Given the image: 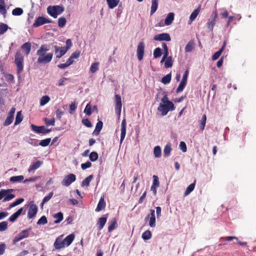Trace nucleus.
Masks as SVG:
<instances>
[{
    "label": "nucleus",
    "mask_w": 256,
    "mask_h": 256,
    "mask_svg": "<svg viewBox=\"0 0 256 256\" xmlns=\"http://www.w3.org/2000/svg\"><path fill=\"white\" fill-rule=\"evenodd\" d=\"M48 50L49 48L47 44H42L40 46L36 52V54L38 56L37 61L38 63L46 64L51 62L53 58V54L52 52L46 53Z\"/></svg>",
    "instance_id": "f257e3e1"
},
{
    "label": "nucleus",
    "mask_w": 256,
    "mask_h": 256,
    "mask_svg": "<svg viewBox=\"0 0 256 256\" xmlns=\"http://www.w3.org/2000/svg\"><path fill=\"white\" fill-rule=\"evenodd\" d=\"M24 57L20 50H18L14 56V64L16 66V72L20 74L24 70Z\"/></svg>",
    "instance_id": "f03ea898"
},
{
    "label": "nucleus",
    "mask_w": 256,
    "mask_h": 256,
    "mask_svg": "<svg viewBox=\"0 0 256 256\" xmlns=\"http://www.w3.org/2000/svg\"><path fill=\"white\" fill-rule=\"evenodd\" d=\"M48 13L54 18L64 11V8L60 6H49L47 8Z\"/></svg>",
    "instance_id": "7ed1b4c3"
},
{
    "label": "nucleus",
    "mask_w": 256,
    "mask_h": 256,
    "mask_svg": "<svg viewBox=\"0 0 256 256\" xmlns=\"http://www.w3.org/2000/svg\"><path fill=\"white\" fill-rule=\"evenodd\" d=\"M175 108L172 102H169L168 104H160L158 110L161 112L162 116H166L168 111L173 110Z\"/></svg>",
    "instance_id": "20e7f679"
},
{
    "label": "nucleus",
    "mask_w": 256,
    "mask_h": 256,
    "mask_svg": "<svg viewBox=\"0 0 256 256\" xmlns=\"http://www.w3.org/2000/svg\"><path fill=\"white\" fill-rule=\"evenodd\" d=\"M15 112L16 108L14 107L12 108L8 113L6 120L3 124L4 126H6L12 124L14 120V115Z\"/></svg>",
    "instance_id": "39448f33"
},
{
    "label": "nucleus",
    "mask_w": 256,
    "mask_h": 256,
    "mask_svg": "<svg viewBox=\"0 0 256 256\" xmlns=\"http://www.w3.org/2000/svg\"><path fill=\"white\" fill-rule=\"evenodd\" d=\"M76 180V176L73 174L66 176L62 182V186H68Z\"/></svg>",
    "instance_id": "423d86ee"
},
{
    "label": "nucleus",
    "mask_w": 256,
    "mask_h": 256,
    "mask_svg": "<svg viewBox=\"0 0 256 256\" xmlns=\"http://www.w3.org/2000/svg\"><path fill=\"white\" fill-rule=\"evenodd\" d=\"M51 22L52 21L48 18L43 16H38L36 18L35 22L32 24V26L34 28H37L44 24H50Z\"/></svg>",
    "instance_id": "0eeeda50"
},
{
    "label": "nucleus",
    "mask_w": 256,
    "mask_h": 256,
    "mask_svg": "<svg viewBox=\"0 0 256 256\" xmlns=\"http://www.w3.org/2000/svg\"><path fill=\"white\" fill-rule=\"evenodd\" d=\"M144 48H145V44L143 42H139L137 50H136V53H137V56L138 58L141 60H142L144 53Z\"/></svg>",
    "instance_id": "6e6552de"
},
{
    "label": "nucleus",
    "mask_w": 256,
    "mask_h": 256,
    "mask_svg": "<svg viewBox=\"0 0 256 256\" xmlns=\"http://www.w3.org/2000/svg\"><path fill=\"white\" fill-rule=\"evenodd\" d=\"M218 17V14L216 12H214L210 18H209L207 22L208 28L210 30H212L216 24V20Z\"/></svg>",
    "instance_id": "1a4fd4ad"
},
{
    "label": "nucleus",
    "mask_w": 256,
    "mask_h": 256,
    "mask_svg": "<svg viewBox=\"0 0 256 256\" xmlns=\"http://www.w3.org/2000/svg\"><path fill=\"white\" fill-rule=\"evenodd\" d=\"M31 128L32 130L38 134H46L50 132L51 130L46 129L44 126H36L34 124L31 125Z\"/></svg>",
    "instance_id": "9d476101"
},
{
    "label": "nucleus",
    "mask_w": 256,
    "mask_h": 256,
    "mask_svg": "<svg viewBox=\"0 0 256 256\" xmlns=\"http://www.w3.org/2000/svg\"><path fill=\"white\" fill-rule=\"evenodd\" d=\"M154 40L156 41H166L170 42L171 40L170 34L168 33H162L156 35Z\"/></svg>",
    "instance_id": "9b49d317"
},
{
    "label": "nucleus",
    "mask_w": 256,
    "mask_h": 256,
    "mask_svg": "<svg viewBox=\"0 0 256 256\" xmlns=\"http://www.w3.org/2000/svg\"><path fill=\"white\" fill-rule=\"evenodd\" d=\"M122 106L121 96L119 94H116L115 95V110L118 114H120Z\"/></svg>",
    "instance_id": "f8f14e48"
},
{
    "label": "nucleus",
    "mask_w": 256,
    "mask_h": 256,
    "mask_svg": "<svg viewBox=\"0 0 256 256\" xmlns=\"http://www.w3.org/2000/svg\"><path fill=\"white\" fill-rule=\"evenodd\" d=\"M38 212V207L36 204L30 203V207L28 213V217L29 218H33Z\"/></svg>",
    "instance_id": "ddd939ff"
},
{
    "label": "nucleus",
    "mask_w": 256,
    "mask_h": 256,
    "mask_svg": "<svg viewBox=\"0 0 256 256\" xmlns=\"http://www.w3.org/2000/svg\"><path fill=\"white\" fill-rule=\"evenodd\" d=\"M54 48L56 58H60L68 52L64 47H59L58 46H54Z\"/></svg>",
    "instance_id": "4468645a"
},
{
    "label": "nucleus",
    "mask_w": 256,
    "mask_h": 256,
    "mask_svg": "<svg viewBox=\"0 0 256 256\" xmlns=\"http://www.w3.org/2000/svg\"><path fill=\"white\" fill-rule=\"evenodd\" d=\"M150 218L149 225L150 227L154 228L156 226V218H155V211L154 210H150V214L148 215L146 220Z\"/></svg>",
    "instance_id": "2eb2a0df"
},
{
    "label": "nucleus",
    "mask_w": 256,
    "mask_h": 256,
    "mask_svg": "<svg viewBox=\"0 0 256 256\" xmlns=\"http://www.w3.org/2000/svg\"><path fill=\"white\" fill-rule=\"evenodd\" d=\"M126 119H123L121 124V134L120 144H122L125 138L126 134Z\"/></svg>",
    "instance_id": "dca6fc26"
},
{
    "label": "nucleus",
    "mask_w": 256,
    "mask_h": 256,
    "mask_svg": "<svg viewBox=\"0 0 256 256\" xmlns=\"http://www.w3.org/2000/svg\"><path fill=\"white\" fill-rule=\"evenodd\" d=\"M42 162L40 160H38L36 162H32L28 170L29 172H34L35 170L39 168L42 164Z\"/></svg>",
    "instance_id": "f3484780"
},
{
    "label": "nucleus",
    "mask_w": 256,
    "mask_h": 256,
    "mask_svg": "<svg viewBox=\"0 0 256 256\" xmlns=\"http://www.w3.org/2000/svg\"><path fill=\"white\" fill-rule=\"evenodd\" d=\"M54 246L56 250L64 248L65 246L64 242V240H62L60 237H58L56 238Z\"/></svg>",
    "instance_id": "a211bd4d"
},
{
    "label": "nucleus",
    "mask_w": 256,
    "mask_h": 256,
    "mask_svg": "<svg viewBox=\"0 0 256 256\" xmlns=\"http://www.w3.org/2000/svg\"><path fill=\"white\" fill-rule=\"evenodd\" d=\"M20 48L24 51L25 55L28 56L31 50V44L29 42H25L20 46Z\"/></svg>",
    "instance_id": "6ab92c4d"
},
{
    "label": "nucleus",
    "mask_w": 256,
    "mask_h": 256,
    "mask_svg": "<svg viewBox=\"0 0 256 256\" xmlns=\"http://www.w3.org/2000/svg\"><path fill=\"white\" fill-rule=\"evenodd\" d=\"M220 240H224L226 241L230 242L233 240H237L238 243L242 246H246V242H242L240 241H239L238 238L234 236H228L225 238L222 237L220 238Z\"/></svg>",
    "instance_id": "aec40b11"
},
{
    "label": "nucleus",
    "mask_w": 256,
    "mask_h": 256,
    "mask_svg": "<svg viewBox=\"0 0 256 256\" xmlns=\"http://www.w3.org/2000/svg\"><path fill=\"white\" fill-rule=\"evenodd\" d=\"M226 46V42H224L222 47L216 52H215L212 56V60H217L221 55L222 53L224 51Z\"/></svg>",
    "instance_id": "412c9836"
},
{
    "label": "nucleus",
    "mask_w": 256,
    "mask_h": 256,
    "mask_svg": "<svg viewBox=\"0 0 256 256\" xmlns=\"http://www.w3.org/2000/svg\"><path fill=\"white\" fill-rule=\"evenodd\" d=\"M23 211V208H21L18 209L16 212L13 214L9 218V220L10 222H14L18 218L21 214Z\"/></svg>",
    "instance_id": "4be33fe9"
},
{
    "label": "nucleus",
    "mask_w": 256,
    "mask_h": 256,
    "mask_svg": "<svg viewBox=\"0 0 256 256\" xmlns=\"http://www.w3.org/2000/svg\"><path fill=\"white\" fill-rule=\"evenodd\" d=\"M118 226L117 221L116 218H112L109 222V226L108 227V232H111L113 230H114Z\"/></svg>",
    "instance_id": "5701e85b"
},
{
    "label": "nucleus",
    "mask_w": 256,
    "mask_h": 256,
    "mask_svg": "<svg viewBox=\"0 0 256 256\" xmlns=\"http://www.w3.org/2000/svg\"><path fill=\"white\" fill-rule=\"evenodd\" d=\"M106 207V202L104 201V197H101L98 203V204L97 207L96 208V211L97 212H100L103 209H104Z\"/></svg>",
    "instance_id": "b1692460"
},
{
    "label": "nucleus",
    "mask_w": 256,
    "mask_h": 256,
    "mask_svg": "<svg viewBox=\"0 0 256 256\" xmlns=\"http://www.w3.org/2000/svg\"><path fill=\"white\" fill-rule=\"evenodd\" d=\"M106 221L107 218L106 217H101L98 219L96 225L99 230H102L104 228Z\"/></svg>",
    "instance_id": "393cba45"
},
{
    "label": "nucleus",
    "mask_w": 256,
    "mask_h": 256,
    "mask_svg": "<svg viewBox=\"0 0 256 256\" xmlns=\"http://www.w3.org/2000/svg\"><path fill=\"white\" fill-rule=\"evenodd\" d=\"M174 12H170L166 16L164 24L166 26H169L174 20Z\"/></svg>",
    "instance_id": "a878e982"
},
{
    "label": "nucleus",
    "mask_w": 256,
    "mask_h": 256,
    "mask_svg": "<svg viewBox=\"0 0 256 256\" xmlns=\"http://www.w3.org/2000/svg\"><path fill=\"white\" fill-rule=\"evenodd\" d=\"M102 126L103 122L102 121H98L96 124L95 130H94L92 134L96 136L98 135L102 128Z\"/></svg>",
    "instance_id": "bb28decb"
},
{
    "label": "nucleus",
    "mask_w": 256,
    "mask_h": 256,
    "mask_svg": "<svg viewBox=\"0 0 256 256\" xmlns=\"http://www.w3.org/2000/svg\"><path fill=\"white\" fill-rule=\"evenodd\" d=\"M74 238V235L72 234L68 235L66 238L64 240V242L65 246H69L73 242Z\"/></svg>",
    "instance_id": "cd10ccee"
},
{
    "label": "nucleus",
    "mask_w": 256,
    "mask_h": 256,
    "mask_svg": "<svg viewBox=\"0 0 256 256\" xmlns=\"http://www.w3.org/2000/svg\"><path fill=\"white\" fill-rule=\"evenodd\" d=\"M0 14L4 16H6V4L4 0H0Z\"/></svg>",
    "instance_id": "c85d7f7f"
},
{
    "label": "nucleus",
    "mask_w": 256,
    "mask_h": 256,
    "mask_svg": "<svg viewBox=\"0 0 256 256\" xmlns=\"http://www.w3.org/2000/svg\"><path fill=\"white\" fill-rule=\"evenodd\" d=\"M194 42L193 40H190L185 47V52H190L194 47Z\"/></svg>",
    "instance_id": "c756f323"
},
{
    "label": "nucleus",
    "mask_w": 256,
    "mask_h": 256,
    "mask_svg": "<svg viewBox=\"0 0 256 256\" xmlns=\"http://www.w3.org/2000/svg\"><path fill=\"white\" fill-rule=\"evenodd\" d=\"M158 0H152L150 14H154L158 9Z\"/></svg>",
    "instance_id": "7c9ffc66"
},
{
    "label": "nucleus",
    "mask_w": 256,
    "mask_h": 256,
    "mask_svg": "<svg viewBox=\"0 0 256 256\" xmlns=\"http://www.w3.org/2000/svg\"><path fill=\"white\" fill-rule=\"evenodd\" d=\"M54 218L56 219L54 221V224H58L63 220V214L62 212H58L53 216Z\"/></svg>",
    "instance_id": "2f4dec72"
},
{
    "label": "nucleus",
    "mask_w": 256,
    "mask_h": 256,
    "mask_svg": "<svg viewBox=\"0 0 256 256\" xmlns=\"http://www.w3.org/2000/svg\"><path fill=\"white\" fill-rule=\"evenodd\" d=\"M93 178V175H90L88 176L84 180H83L82 182V186H88L90 185V183L91 180Z\"/></svg>",
    "instance_id": "473e14b6"
},
{
    "label": "nucleus",
    "mask_w": 256,
    "mask_h": 256,
    "mask_svg": "<svg viewBox=\"0 0 256 256\" xmlns=\"http://www.w3.org/2000/svg\"><path fill=\"white\" fill-rule=\"evenodd\" d=\"M23 116L22 114V111H19L17 112L16 118V120L14 122V126H16L20 124L22 120H23Z\"/></svg>",
    "instance_id": "72a5a7b5"
},
{
    "label": "nucleus",
    "mask_w": 256,
    "mask_h": 256,
    "mask_svg": "<svg viewBox=\"0 0 256 256\" xmlns=\"http://www.w3.org/2000/svg\"><path fill=\"white\" fill-rule=\"evenodd\" d=\"M172 150L171 146L170 144L166 145L164 150V155L165 157L168 156Z\"/></svg>",
    "instance_id": "f704fd0d"
},
{
    "label": "nucleus",
    "mask_w": 256,
    "mask_h": 256,
    "mask_svg": "<svg viewBox=\"0 0 256 256\" xmlns=\"http://www.w3.org/2000/svg\"><path fill=\"white\" fill-rule=\"evenodd\" d=\"M200 6L198 8H197L196 9L190 14V21H193L196 18V16H198V14L200 12Z\"/></svg>",
    "instance_id": "c9c22d12"
},
{
    "label": "nucleus",
    "mask_w": 256,
    "mask_h": 256,
    "mask_svg": "<svg viewBox=\"0 0 256 256\" xmlns=\"http://www.w3.org/2000/svg\"><path fill=\"white\" fill-rule=\"evenodd\" d=\"M108 7L110 8H114L116 6L119 2L118 0H106Z\"/></svg>",
    "instance_id": "e433bc0d"
},
{
    "label": "nucleus",
    "mask_w": 256,
    "mask_h": 256,
    "mask_svg": "<svg viewBox=\"0 0 256 256\" xmlns=\"http://www.w3.org/2000/svg\"><path fill=\"white\" fill-rule=\"evenodd\" d=\"M173 60L171 56H168L164 62V67L166 68H170L172 66Z\"/></svg>",
    "instance_id": "4c0bfd02"
},
{
    "label": "nucleus",
    "mask_w": 256,
    "mask_h": 256,
    "mask_svg": "<svg viewBox=\"0 0 256 256\" xmlns=\"http://www.w3.org/2000/svg\"><path fill=\"white\" fill-rule=\"evenodd\" d=\"M152 236L151 232L150 230H147L142 234V237L143 240H150L152 238Z\"/></svg>",
    "instance_id": "58836bf2"
},
{
    "label": "nucleus",
    "mask_w": 256,
    "mask_h": 256,
    "mask_svg": "<svg viewBox=\"0 0 256 256\" xmlns=\"http://www.w3.org/2000/svg\"><path fill=\"white\" fill-rule=\"evenodd\" d=\"M154 154L156 158H160L161 156L162 152L160 146H156L154 148Z\"/></svg>",
    "instance_id": "ea45409f"
},
{
    "label": "nucleus",
    "mask_w": 256,
    "mask_h": 256,
    "mask_svg": "<svg viewBox=\"0 0 256 256\" xmlns=\"http://www.w3.org/2000/svg\"><path fill=\"white\" fill-rule=\"evenodd\" d=\"M194 187L195 181L194 182L191 184L187 187L184 192V196H187L189 194L194 190Z\"/></svg>",
    "instance_id": "a19ab883"
},
{
    "label": "nucleus",
    "mask_w": 256,
    "mask_h": 256,
    "mask_svg": "<svg viewBox=\"0 0 256 256\" xmlns=\"http://www.w3.org/2000/svg\"><path fill=\"white\" fill-rule=\"evenodd\" d=\"M24 177L23 176H13L10 178V182H20L23 180Z\"/></svg>",
    "instance_id": "79ce46f5"
},
{
    "label": "nucleus",
    "mask_w": 256,
    "mask_h": 256,
    "mask_svg": "<svg viewBox=\"0 0 256 256\" xmlns=\"http://www.w3.org/2000/svg\"><path fill=\"white\" fill-rule=\"evenodd\" d=\"M206 120V114H204L202 116V120H200V122H199L200 130H203L204 129Z\"/></svg>",
    "instance_id": "37998d69"
},
{
    "label": "nucleus",
    "mask_w": 256,
    "mask_h": 256,
    "mask_svg": "<svg viewBox=\"0 0 256 256\" xmlns=\"http://www.w3.org/2000/svg\"><path fill=\"white\" fill-rule=\"evenodd\" d=\"M14 191L13 189H2L0 190V200H2L7 193L10 194Z\"/></svg>",
    "instance_id": "c03bdc74"
},
{
    "label": "nucleus",
    "mask_w": 256,
    "mask_h": 256,
    "mask_svg": "<svg viewBox=\"0 0 256 256\" xmlns=\"http://www.w3.org/2000/svg\"><path fill=\"white\" fill-rule=\"evenodd\" d=\"M98 62L92 63L90 67V71L93 74L95 73L98 70Z\"/></svg>",
    "instance_id": "a18cd8bd"
},
{
    "label": "nucleus",
    "mask_w": 256,
    "mask_h": 256,
    "mask_svg": "<svg viewBox=\"0 0 256 256\" xmlns=\"http://www.w3.org/2000/svg\"><path fill=\"white\" fill-rule=\"evenodd\" d=\"M31 230V228H28L26 230H22L19 234L21 236L22 238L28 237L30 232Z\"/></svg>",
    "instance_id": "49530a36"
},
{
    "label": "nucleus",
    "mask_w": 256,
    "mask_h": 256,
    "mask_svg": "<svg viewBox=\"0 0 256 256\" xmlns=\"http://www.w3.org/2000/svg\"><path fill=\"white\" fill-rule=\"evenodd\" d=\"M24 12L23 10L20 8H14L12 11V14L14 16H20Z\"/></svg>",
    "instance_id": "de8ad7c7"
},
{
    "label": "nucleus",
    "mask_w": 256,
    "mask_h": 256,
    "mask_svg": "<svg viewBox=\"0 0 256 256\" xmlns=\"http://www.w3.org/2000/svg\"><path fill=\"white\" fill-rule=\"evenodd\" d=\"M170 80H171V74L170 73V74H168L166 76H164L162 78L161 82L164 84H166L170 83Z\"/></svg>",
    "instance_id": "09e8293b"
},
{
    "label": "nucleus",
    "mask_w": 256,
    "mask_h": 256,
    "mask_svg": "<svg viewBox=\"0 0 256 256\" xmlns=\"http://www.w3.org/2000/svg\"><path fill=\"white\" fill-rule=\"evenodd\" d=\"M8 28V26L7 24L4 23H0V34H4Z\"/></svg>",
    "instance_id": "8fccbe9b"
},
{
    "label": "nucleus",
    "mask_w": 256,
    "mask_h": 256,
    "mask_svg": "<svg viewBox=\"0 0 256 256\" xmlns=\"http://www.w3.org/2000/svg\"><path fill=\"white\" fill-rule=\"evenodd\" d=\"M50 100V98L48 96H43L40 100V104L44 106Z\"/></svg>",
    "instance_id": "3c124183"
},
{
    "label": "nucleus",
    "mask_w": 256,
    "mask_h": 256,
    "mask_svg": "<svg viewBox=\"0 0 256 256\" xmlns=\"http://www.w3.org/2000/svg\"><path fill=\"white\" fill-rule=\"evenodd\" d=\"M98 154L96 152H92L89 155L90 160L92 162L96 161L98 158Z\"/></svg>",
    "instance_id": "603ef678"
},
{
    "label": "nucleus",
    "mask_w": 256,
    "mask_h": 256,
    "mask_svg": "<svg viewBox=\"0 0 256 256\" xmlns=\"http://www.w3.org/2000/svg\"><path fill=\"white\" fill-rule=\"evenodd\" d=\"M84 112L88 116H90L92 114V108L90 103L88 104L84 108Z\"/></svg>",
    "instance_id": "864d4df0"
},
{
    "label": "nucleus",
    "mask_w": 256,
    "mask_h": 256,
    "mask_svg": "<svg viewBox=\"0 0 256 256\" xmlns=\"http://www.w3.org/2000/svg\"><path fill=\"white\" fill-rule=\"evenodd\" d=\"M53 194V192H50L48 194V195L46 196L42 200V202L40 204L41 206H42L44 203L48 202L52 198Z\"/></svg>",
    "instance_id": "5fc2aeb1"
},
{
    "label": "nucleus",
    "mask_w": 256,
    "mask_h": 256,
    "mask_svg": "<svg viewBox=\"0 0 256 256\" xmlns=\"http://www.w3.org/2000/svg\"><path fill=\"white\" fill-rule=\"evenodd\" d=\"M50 141H51L50 138H47L46 139L42 140L40 141V142L39 144L44 147L50 144Z\"/></svg>",
    "instance_id": "6e6d98bb"
},
{
    "label": "nucleus",
    "mask_w": 256,
    "mask_h": 256,
    "mask_svg": "<svg viewBox=\"0 0 256 256\" xmlns=\"http://www.w3.org/2000/svg\"><path fill=\"white\" fill-rule=\"evenodd\" d=\"M14 197H15L14 194H10V193H7L6 195H4V197L3 202H5L9 201V200L13 199Z\"/></svg>",
    "instance_id": "4d7b16f0"
},
{
    "label": "nucleus",
    "mask_w": 256,
    "mask_h": 256,
    "mask_svg": "<svg viewBox=\"0 0 256 256\" xmlns=\"http://www.w3.org/2000/svg\"><path fill=\"white\" fill-rule=\"evenodd\" d=\"M186 84V82L181 81L180 84L178 85V88L176 89V93H179L180 92H182L184 90Z\"/></svg>",
    "instance_id": "13d9d810"
},
{
    "label": "nucleus",
    "mask_w": 256,
    "mask_h": 256,
    "mask_svg": "<svg viewBox=\"0 0 256 256\" xmlns=\"http://www.w3.org/2000/svg\"><path fill=\"white\" fill-rule=\"evenodd\" d=\"M66 20L65 18H60L58 20V26L60 28H62L66 25Z\"/></svg>",
    "instance_id": "bf43d9fd"
},
{
    "label": "nucleus",
    "mask_w": 256,
    "mask_h": 256,
    "mask_svg": "<svg viewBox=\"0 0 256 256\" xmlns=\"http://www.w3.org/2000/svg\"><path fill=\"white\" fill-rule=\"evenodd\" d=\"M162 50L160 48H156L154 52V58H158L162 56Z\"/></svg>",
    "instance_id": "052dcab7"
},
{
    "label": "nucleus",
    "mask_w": 256,
    "mask_h": 256,
    "mask_svg": "<svg viewBox=\"0 0 256 256\" xmlns=\"http://www.w3.org/2000/svg\"><path fill=\"white\" fill-rule=\"evenodd\" d=\"M48 222L47 218L46 216H42L38 221L37 224L38 225H44L46 224Z\"/></svg>",
    "instance_id": "680f3d73"
},
{
    "label": "nucleus",
    "mask_w": 256,
    "mask_h": 256,
    "mask_svg": "<svg viewBox=\"0 0 256 256\" xmlns=\"http://www.w3.org/2000/svg\"><path fill=\"white\" fill-rule=\"evenodd\" d=\"M24 201V198H22L17 199L15 202H12V204H10V208H12L14 207V206L20 204Z\"/></svg>",
    "instance_id": "e2e57ef3"
},
{
    "label": "nucleus",
    "mask_w": 256,
    "mask_h": 256,
    "mask_svg": "<svg viewBox=\"0 0 256 256\" xmlns=\"http://www.w3.org/2000/svg\"><path fill=\"white\" fill-rule=\"evenodd\" d=\"M8 222L4 221L0 222V232H4L8 228Z\"/></svg>",
    "instance_id": "0e129e2a"
},
{
    "label": "nucleus",
    "mask_w": 256,
    "mask_h": 256,
    "mask_svg": "<svg viewBox=\"0 0 256 256\" xmlns=\"http://www.w3.org/2000/svg\"><path fill=\"white\" fill-rule=\"evenodd\" d=\"M152 178H153V182H152V186L158 187L160 186L158 177L157 176L154 175L152 176Z\"/></svg>",
    "instance_id": "69168bd1"
},
{
    "label": "nucleus",
    "mask_w": 256,
    "mask_h": 256,
    "mask_svg": "<svg viewBox=\"0 0 256 256\" xmlns=\"http://www.w3.org/2000/svg\"><path fill=\"white\" fill-rule=\"evenodd\" d=\"M82 124L88 128H91L92 126L88 118H84L82 120Z\"/></svg>",
    "instance_id": "338daca9"
},
{
    "label": "nucleus",
    "mask_w": 256,
    "mask_h": 256,
    "mask_svg": "<svg viewBox=\"0 0 256 256\" xmlns=\"http://www.w3.org/2000/svg\"><path fill=\"white\" fill-rule=\"evenodd\" d=\"M66 46H64V48H65V50H66L68 51L72 46V40L70 39H68L66 40Z\"/></svg>",
    "instance_id": "774afa93"
}]
</instances>
